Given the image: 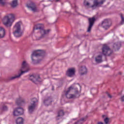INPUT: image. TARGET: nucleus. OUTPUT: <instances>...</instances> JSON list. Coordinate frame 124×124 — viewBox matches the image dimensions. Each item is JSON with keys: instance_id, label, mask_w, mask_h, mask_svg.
<instances>
[{"instance_id": "10", "label": "nucleus", "mask_w": 124, "mask_h": 124, "mask_svg": "<svg viewBox=\"0 0 124 124\" xmlns=\"http://www.w3.org/2000/svg\"><path fill=\"white\" fill-rule=\"evenodd\" d=\"M89 22V26L87 29V32H91V31H92V28L93 26V24H94V22H95V17H93L88 18Z\"/></svg>"}, {"instance_id": "18", "label": "nucleus", "mask_w": 124, "mask_h": 124, "mask_svg": "<svg viewBox=\"0 0 124 124\" xmlns=\"http://www.w3.org/2000/svg\"><path fill=\"white\" fill-rule=\"evenodd\" d=\"M5 36V29L2 27H0V38H3Z\"/></svg>"}, {"instance_id": "8", "label": "nucleus", "mask_w": 124, "mask_h": 124, "mask_svg": "<svg viewBox=\"0 0 124 124\" xmlns=\"http://www.w3.org/2000/svg\"><path fill=\"white\" fill-rule=\"evenodd\" d=\"M113 53V51L110 49L108 45L104 44L102 48V54L104 56H110Z\"/></svg>"}, {"instance_id": "31", "label": "nucleus", "mask_w": 124, "mask_h": 124, "mask_svg": "<svg viewBox=\"0 0 124 124\" xmlns=\"http://www.w3.org/2000/svg\"><path fill=\"white\" fill-rule=\"evenodd\" d=\"M121 100L122 101H124V95L121 97Z\"/></svg>"}, {"instance_id": "20", "label": "nucleus", "mask_w": 124, "mask_h": 124, "mask_svg": "<svg viewBox=\"0 0 124 124\" xmlns=\"http://www.w3.org/2000/svg\"><path fill=\"white\" fill-rule=\"evenodd\" d=\"M95 62L97 63L102 62V55H99L95 57Z\"/></svg>"}, {"instance_id": "13", "label": "nucleus", "mask_w": 124, "mask_h": 124, "mask_svg": "<svg viewBox=\"0 0 124 124\" xmlns=\"http://www.w3.org/2000/svg\"><path fill=\"white\" fill-rule=\"evenodd\" d=\"M43 102L46 106H49L53 102V98L51 96H47L44 99Z\"/></svg>"}, {"instance_id": "9", "label": "nucleus", "mask_w": 124, "mask_h": 124, "mask_svg": "<svg viewBox=\"0 0 124 124\" xmlns=\"http://www.w3.org/2000/svg\"><path fill=\"white\" fill-rule=\"evenodd\" d=\"M45 55V51L38 50L34 51L31 56V59L32 62H34V59H33L34 57H40V56H44Z\"/></svg>"}, {"instance_id": "34", "label": "nucleus", "mask_w": 124, "mask_h": 124, "mask_svg": "<svg viewBox=\"0 0 124 124\" xmlns=\"http://www.w3.org/2000/svg\"><path fill=\"white\" fill-rule=\"evenodd\" d=\"M52 91H54V87H52Z\"/></svg>"}, {"instance_id": "21", "label": "nucleus", "mask_w": 124, "mask_h": 124, "mask_svg": "<svg viewBox=\"0 0 124 124\" xmlns=\"http://www.w3.org/2000/svg\"><path fill=\"white\" fill-rule=\"evenodd\" d=\"M10 5L13 8H15L18 5V0H13L12 2L10 3Z\"/></svg>"}, {"instance_id": "1", "label": "nucleus", "mask_w": 124, "mask_h": 124, "mask_svg": "<svg viewBox=\"0 0 124 124\" xmlns=\"http://www.w3.org/2000/svg\"><path fill=\"white\" fill-rule=\"evenodd\" d=\"M30 70V69L29 64L27 63V62L23 61L21 64V67L18 71V75H16L14 77H9L7 78V80L8 81H12V80H15V79L20 78L21 75H23L24 73H27V72H29Z\"/></svg>"}, {"instance_id": "22", "label": "nucleus", "mask_w": 124, "mask_h": 124, "mask_svg": "<svg viewBox=\"0 0 124 124\" xmlns=\"http://www.w3.org/2000/svg\"><path fill=\"white\" fill-rule=\"evenodd\" d=\"M113 48L115 50V51L119 50V49L121 48V43L118 42L114 44Z\"/></svg>"}, {"instance_id": "30", "label": "nucleus", "mask_w": 124, "mask_h": 124, "mask_svg": "<svg viewBox=\"0 0 124 124\" xmlns=\"http://www.w3.org/2000/svg\"><path fill=\"white\" fill-rule=\"evenodd\" d=\"M107 95H108L109 98H112V96L108 92H107Z\"/></svg>"}, {"instance_id": "32", "label": "nucleus", "mask_w": 124, "mask_h": 124, "mask_svg": "<svg viewBox=\"0 0 124 124\" xmlns=\"http://www.w3.org/2000/svg\"><path fill=\"white\" fill-rule=\"evenodd\" d=\"M98 124H103V123H102V122H98Z\"/></svg>"}, {"instance_id": "19", "label": "nucleus", "mask_w": 124, "mask_h": 124, "mask_svg": "<svg viewBox=\"0 0 124 124\" xmlns=\"http://www.w3.org/2000/svg\"><path fill=\"white\" fill-rule=\"evenodd\" d=\"M63 116H64V111H63L62 110H60L58 112V115L56 117V120L57 121H59L62 117H63Z\"/></svg>"}, {"instance_id": "7", "label": "nucleus", "mask_w": 124, "mask_h": 124, "mask_svg": "<svg viewBox=\"0 0 124 124\" xmlns=\"http://www.w3.org/2000/svg\"><path fill=\"white\" fill-rule=\"evenodd\" d=\"M31 100V102L30 105L28 107V110L30 114H31V113L35 110V107L38 105V99L36 98H32Z\"/></svg>"}, {"instance_id": "28", "label": "nucleus", "mask_w": 124, "mask_h": 124, "mask_svg": "<svg viewBox=\"0 0 124 124\" xmlns=\"http://www.w3.org/2000/svg\"><path fill=\"white\" fill-rule=\"evenodd\" d=\"M104 122L106 124H108V123H109V118H106L104 119Z\"/></svg>"}, {"instance_id": "16", "label": "nucleus", "mask_w": 124, "mask_h": 124, "mask_svg": "<svg viewBox=\"0 0 124 124\" xmlns=\"http://www.w3.org/2000/svg\"><path fill=\"white\" fill-rule=\"evenodd\" d=\"M40 78L38 76L31 75L30 77V80L35 84H37V82H40Z\"/></svg>"}, {"instance_id": "2", "label": "nucleus", "mask_w": 124, "mask_h": 124, "mask_svg": "<svg viewBox=\"0 0 124 124\" xmlns=\"http://www.w3.org/2000/svg\"><path fill=\"white\" fill-rule=\"evenodd\" d=\"M78 89L75 85L70 86L67 91H64L66 97L68 99L75 98V97H79L80 94L78 92Z\"/></svg>"}, {"instance_id": "27", "label": "nucleus", "mask_w": 124, "mask_h": 124, "mask_svg": "<svg viewBox=\"0 0 124 124\" xmlns=\"http://www.w3.org/2000/svg\"><path fill=\"white\" fill-rule=\"evenodd\" d=\"M86 121L85 118H82L80 120H79L78 123H76V124H83V122Z\"/></svg>"}, {"instance_id": "24", "label": "nucleus", "mask_w": 124, "mask_h": 124, "mask_svg": "<svg viewBox=\"0 0 124 124\" xmlns=\"http://www.w3.org/2000/svg\"><path fill=\"white\" fill-rule=\"evenodd\" d=\"M23 102H24V100L22 99V98L17 99L16 101V103L17 105H21Z\"/></svg>"}, {"instance_id": "6", "label": "nucleus", "mask_w": 124, "mask_h": 124, "mask_svg": "<svg viewBox=\"0 0 124 124\" xmlns=\"http://www.w3.org/2000/svg\"><path fill=\"white\" fill-rule=\"evenodd\" d=\"M21 22H18L14 26L13 34L16 37H21L23 35V32L21 30Z\"/></svg>"}, {"instance_id": "26", "label": "nucleus", "mask_w": 124, "mask_h": 124, "mask_svg": "<svg viewBox=\"0 0 124 124\" xmlns=\"http://www.w3.org/2000/svg\"><path fill=\"white\" fill-rule=\"evenodd\" d=\"M120 17L121 18V21L120 22V25H124V17L122 14H120Z\"/></svg>"}, {"instance_id": "23", "label": "nucleus", "mask_w": 124, "mask_h": 124, "mask_svg": "<svg viewBox=\"0 0 124 124\" xmlns=\"http://www.w3.org/2000/svg\"><path fill=\"white\" fill-rule=\"evenodd\" d=\"M24 123V119L21 117H18L16 120V124H22Z\"/></svg>"}, {"instance_id": "4", "label": "nucleus", "mask_w": 124, "mask_h": 124, "mask_svg": "<svg viewBox=\"0 0 124 124\" xmlns=\"http://www.w3.org/2000/svg\"><path fill=\"white\" fill-rule=\"evenodd\" d=\"M15 20V15L14 14H9L4 16L2 19V22L6 28H10Z\"/></svg>"}, {"instance_id": "14", "label": "nucleus", "mask_w": 124, "mask_h": 124, "mask_svg": "<svg viewBox=\"0 0 124 124\" xmlns=\"http://www.w3.org/2000/svg\"><path fill=\"white\" fill-rule=\"evenodd\" d=\"M23 113L24 109L21 108H18L14 110V116H20V115H23Z\"/></svg>"}, {"instance_id": "5", "label": "nucleus", "mask_w": 124, "mask_h": 124, "mask_svg": "<svg viewBox=\"0 0 124 124\" xmlns=\"http://www.w3.org/2000/svg\"><path fill=\"white\" fill-rule=\"evenodd\" d=\"M89 1V0H85L84 1V5L94 9L96 7H99L101 5L103 4L105 0H94L93 5H91Z\"/></svg>"}, {"instance_id": "3", "label": "nucleus", "mask_w": 124, "mask_h": 124, "mask_svg": "<svg viewBox=\"0 0 124 124\" xmlns=\"http://www.w3.org/2000/svg\"><path fill=\"white\" fill-rule=\"evenodd\" d=\"M38 31L40 36L39 37L38 39H41L42 38H45L48 34H49V32L51 31L50 29L45 30L44 29V24H38L35 25L33 28V31Z\"/></svg>"}, {"instance_id": "12", "label": "nucleus", "mask_w": 124, "mask_h": 124, "mask_svg": "<svg viewBox=\"0 0 124 124\" xmlns=\"http://www.w3.org/2000/svg\"><path fill=\"white\" fill-rule=\"evenodd\" d=\"M111 26V22L108 19H105L102 23V27L105 30H108Z\"/></svg>"}, {"instance_id": "17", "label": "nucleus", "mask_w": 124, "mask_h": 124, "mask_svg": "<svg viewBox=\"0 0 124 124\" xmlns=\"http://www.w3.org/2000/svg\"><path fill=\"white\" fill-rule=\"evenodd\" d=\"M78 72L81 76L86 75L88 73V70L86 66H82L79 68Z\"/></svg>"}, {"instance_id": "25", "label": "nucleus", "mask_w": 124, "mask_h": 124, "mask_svg": "<svg viewBox=\"0 0 124 124\" xmlns=\"http://www.w3.org/2000/svg\"><path fill=\"white\" fill-rule=\"evenodd\" d=\"M6 4H7V2H6V0H0V5L4 6V5H6Z\"/></svg>"}, {"instance_id": "11", "label": "nucleus", "mask_w": 124, "mask_h": 124, "mask_svg": "<svg viewBox=\"0 0 124 124\" xmlns=\"http://www.w3.org/2000/svg\"><path fill=\"white\" fill-rule=\"evenodd\" d=\"M27 7L29 9H31V11H32L33 12H38L39 11L38 8L36 7L35 4H34V3L32 2H31L30 3L27 4Z\"/></svg>"}, {"instance_id": "33", "label": "nucleus", "mask_w": 124, "mask_h": 124, "mask_svg": "<svg viewBox=\"0 0 124 124\" xmlns=\"http://www.w3.org/2000/svg\"><path fill=\"white\" fill-rule=\"evenodd\" d=\"M102 117L103 118H104V117H105V115H103Z\"/></svg>"}, {"instance_id": "29", "label": "nucleus", "mask_w": 124, "mask_h": 124, "mask_svg": "<svg viewBox=\"0 0 124 124\" xmlns=\"http://www.w3.org/2000/svg\"><path fill=\"white\" fill-rule=\"evenodd\" d=\"M7 110H8V108H7V107H6L5 106L3 107V108H2L3 111H7Z\"/></svg>"}, {"instance_id": "15", "label": "nucleus", "mask_w": 124, "mask_h": 124, "mask_svg": "<svg viewBox=\"0 0 124 124\" xmlns=\"http://www.w3.org/2000/svg\"><path fill=\"white\" fill-rule=\"evenodd\" d=\"M66 75L68 77H73L75 75V68L68 69L66 72Z\"/></svg>"}]
</instances>
